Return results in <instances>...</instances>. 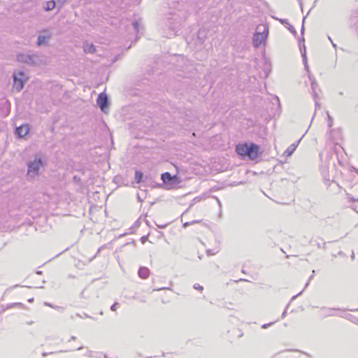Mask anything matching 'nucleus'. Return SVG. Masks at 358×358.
Returning <instances> with one entry per match:
<instances>
[{
  "mask_svg": "<svg viewBox=\"0 0 358 358\" xmlns=\"http://www.w3.org/2000/svg\"><path fill=\"white\" fill-rule=\"evenodd\" d=\"M338 255H343V252L342 251H340V252H338Z\"/></svg>",
  "mask_w": 358,
  "mask_h": 358,
  "instance_id": "nucleus-53",
  "label": "nucleus"
},
{
  "mask_svg": "<svg viewBox=\"0 0 358 358\" xmlns=\"http://www.w3.org/2000/svg\"><path fill=\"white\" fill-rule=\"evenodd\" d=\"M148 240V236H142L141 238V241L143 243H145Z\"/></svg>",
  "mask_w": 358,
  "mask_h": 358,
  "instance_id": "nucleus-35",
  "label": "nucleus"
},
{
  "mask_svg": "<svg viewBox=\"0 0 358 358\" xmlns=\"http://www.w3.org/2000/svg\"><path fill=\"white\" fill-rule=\"evenodd\" d=\"M119 306V303H117V302L114 303L110 306V310H111L112 311H115V310H116V309H117V306Z\"/></svg>",
  "mask_w": 358,
  "mask_h": 358,
  "instance_id": "nucleus-30",
  "label": "nucleus"
},
{
  "mask_svg": "<svg viewBox=\"0 0 358 358\" xmlns=\"http://www.w3.org/2000/svg\"><path fill=\"white\" fill-rule=\"evenodd\" d=\"M315 107H319L320 108V104L317 101H315Z\"/></svg>",
  "mask_w": 358,
  "mask_h": 358,
  "instance_id": "nucleus-48",
  "label": "nucleus"
},
{
  "mask_svg": "<svg viewBox=\"0 0 358 358\" xmlns=\"http://www.w3.org/2000/svg\"><path fill=\"white\" fill-rule=\"evenodd\" d=\"M138 199L140 201H143V199H141V197L139 195H138Z\"/></svg>",
  "mask_w": 358,
  "mask_h": 358,
  "instance_id": "nucleus-51",
  "label": "nucleus"
},
{
  "mask_svg": "<svg viewBox=\"0 0 358 358\" xmlns=\"http://www.w3.org/2000/svg\"><path fill=\"white\" fill-rule=\"evenodd\" d=\"M300 51H301V57H302V59H303V63L304 66H305V69H306V71L308 73H309V68H308V64H307V56H306V49H303V50L302 49H301ZM310 73H308V75Z\"/></svg>",
  "mask_w": 358,
  "mask_h": 358,
  "instance_id": "nucleus-20",
  "label": "nucleus"
},
{
  "mask_svg": "<svg viewBox=\"0 0 358 358\" xmlns=\"http://www.w3.org/2000/svg\"><path fill=\"white\" fill-rule=\"evenodd\" d=\"M171 29H173V31H174V29H176V27H171Z\"/></svg>",
  "mask_w": 358,
  "mask_h": 358,
  "instance_id": "nucleus-56",
  "label": "nucleus"
},
{
  "mask_svg": "<svg viewBox=\"0 0 358 358\" xmlns=\"http://www.w3.org/2000/svg\"><path fill=\"white\" fill-rule=\"evenodd\" d=\"M80 349H82V347H79V348H77L78 350H79Z\"/></svg>",
  "mask_w": 358,
  "mask_h": 358,
  "instance_id": "nucleus-58",
  "label": "nucleus"
},
{
  "mask_svg": "<svg viewBox=\"0 0 358 358\" xmlns=\"http://www.w3.org/2000/svg\"><path fill=\"white\" fill-rule=\"evenodd\" d=\"M277 101H278V103H280V99L278 98H277Z\"/></svg>",
  "mask_w": 358,
  "mask_h": 358,
  "instance_id": "nucleus-59",
  "label": "nucleus"
},
{
  "mask_svg": "<svg viewBox=\"0 0 358 358\" xmlns=\"http://www.w3.org/2000/svg\"><path fill=\"white\" fill-rule=\"evenodd\" d=\"M198 222H199V220H193V221H192V222H187L184 223V224H183V225H182V227H183L184 228H186V227H187L190 226L191 224H194V223H198Z\"/></svg>",
  "mask_w": 358,
  "mask_h": 358,
  "instance_id": "nucleus-27",
  "label": "nucleus"
},
{
  "mask_svg": "<svg viewBox=\"0 0 358 358\" xmlns=\"http://www.w3.org/2000/svg\"><path fill=\"white\" fill-rule=\"evenodd\" d=\"M238 281H248L246 279L241 278Z\"/></svg>",
  "mask_w": 358,
  "mask_h": 358,
  "instance_id": "nucleus-52",
  "label": "nucleus"
},
{
  "mask_svg": "<svg viewBox=\"0 0 358 358\" xmlns=\"http://www.w3.org/2000/svg\"><path fill=\"white\" fill-rule=\"evenodd\" d=\"M235 150L241 159H255L262 154L260 146L253 142L238 143Z\"/></svg>",
  "mask_w": 358,
  "mask_h": 358,
  "instance_id": "nucleus-1",
  "label": "nucleus"
},
{
  "mask_svg": "<svg viewBox=\"0 0 358 358\" xmlns=\"http://www.w3.org/2000/svg\"><path fill=\"white\" fill-rule=\"evenodd\" d=\"M315 270H313V271H312V274H311V275L309 277V281H310L311 279H313V278L314 275H315Z\"/></svg>",
  "mask_w": 358,
  "mask_h": 358,
  "instance_id": "nucleus-41",
  "label": "nucleus"
},
{
  "mask_svg": "<svg viewBox=\"0 0 358 358\" xmlns=\"http://www.w3.org/2000/svg\"><path fill=\"white\" fill-rule=\"evenodd\" d=\"M341 310V309L339 308H326V307H322L320 308V311H325L326 313L323 314L322 315V317H331L335 315L334 313H332L333 310Z\"/></svg>",
  "mask_w": 358,
  "mask_h": 358,
  "instance_id": "nucleus-14",
  "label": "nucleus"
},
{
  "mask_svg": "<svg viewBox=\"0 0 358 358\" xmlns=\"http://www.w3.org/2000/svg\"><path fill=\"white\" fill-rule=\"evenodd\" d=\"M40 34L37 37L36 45L41 47L42 45H46L48 44L49 41L52 38V34L48 29H43L40 31Z\"/></svg>",
  "mask_w": 358,
  "mask_h": 358,
  "instance_id": "nucleus-6",
  "label": "nucleus"
},
{
  "mask_svg": "<svg viewBox=\"0 0 358 358\" xmlns=\"http://www.w3.org/2000/svg\"><path fill=\"white\" fill-rule=\"evenodd\" d=\"M159 229H164L166 227V224L157 225Z\"/></svg>",
  "mask_w": 358,
  "mask_h": 358,
  "instance_id": "nucleus-44",
  "label": "nucleus"
},
{
  "mask_svg": "<svg viewBox=\"0 0 358 358\" xmlns=\"http://www.w3.org/2000/svg\"><path fill=\"white\" fill-rule=\"evenodd\" d=\"M329 39L331 41V44H332V45H333V47H334V48H336V45L335 43H333V41H332V40H331V37H330V36H329Z\"/></svg>",
  "mask_w": 358,
  "mask_h": 358,
  "instance_id": "nucleus-43",
  "label": "nucleus"
},
{
  "mask_svg": "<svg viewBox=\"0 0 358 358\" xmlns=\"http://www.w3.org/2000/svg\"><path fill=\"white\" fill-rule=\"evenodd\" d=\"M134 178L136 183H141L144 182V175L143 172L139 170H136Z\"/></svg>",
  "mask_w": 358,
  "mask_h": 358,
  "instance_id": "nucleus-18",
  "label": "nucleus"
},
{
  "mask_svg": "<svg viewBox=\"0 0 358 358\" xmlns=\"http://www.w3.org/2000/svg\"><path fill=\"white\" fill-rule=\"evenodd\" d=\"M206 31L203 29H199L197 31V36H196V41L197 44L202 45L205 41V39L206 38Z\"/></svg>",
  "mask_w": 358,
  "mask_h": 358,
  "instance_id": "nucleus-11",
  "label": "nucleus"
},
{
  "mask_svg": "<svg viewBox=\"0 0 358 358\" xmlns=\"http://www.w3.org/2000/svg\"><path fill=\"white\" fill-rule=\"evenodd\" d=\"M272 17L275 20H278L283 25H288L289 23L287 19L278 18L276 17L272 16Z\"/></svg>",
  "mask_w": 358,
  "mask_h": 358,
  "instance_id": "nucleus-25",
  "label": "nucleus"
},
{
  "mask_svg": "<svg viewBox=\"0 0 358 358\" xmlns=\"http://www.w3.org/2000/svg\"><path fill=\"white\" fill-rule=\"evenodd\" d=\"M325 245H326V243H323L322 244H320V243H317V246L318 248H325Z\"/></svg>",
  "mask_w": 358,
  "mask_h": 358,
  "instance_id": "nucleus-36",
  "label": "nucleus"
},
{
  "mask_svg": "<svg viewBox=\"0 0 358 358\" xmlns=\"http://www.w3.org/2000/svg\"><path fill=\"white\" fill-rule=\"evenodd\" d=\"M162 356H163V357H165V356H166V354H165V353H163V354H162Z\"/></svg>",
  "mask_w": 358,
  "mask_h": 358,
  "instance_id": "nucleus-60",
  "label": "nucleus"
},
{
  "mask_svg": "<svg viewBox=\"0 0 358 358\" xmlns=\"http://www.w3.org/2000/svg\"><path fill=\"white\" fill-rule=\"evenodd\" d=\"M348 199H349V200H350V201H357V202H358V199H354L353 197H349Z\"/></svg>",
  "mask_w": 358,
  "mask_h": 358,
  "instance_id": "nucleus-46",
  "label": "nucleus"
},
{
  "mask_svg": "<svg viewBox=\"0 0 358 358\" xmlns=\"http://www.w3.org/2000/svg\"><path fill=\"white\" fill-rule=\"evenodd\" d=\"M150 270L145 266H141L138 271V276L142 279H147L150 275Z\"/></svg>",
  "mask_w": 358,
  "mask_h": 358,
  "instance_id": "nucleus-12",
  "label": "nucleus"
},
{
  "mask_svg": "<svg viewBox=\"0 0 358 358\" xmlns=\"http://www.w3.org/2000/svg\"><path fill=\"white\" fill-rule=\"evenodd\" d=\"M85 356L90 357H100L101 354L98 352L87 351L85 354Z\"/></svg>",
  "mask_w": 358,
  "mask_h": 358,
  "instance_id": "nucleus-22",
  "label": "nucleus"
},
{
  "mask_svg": "<svg viewBox=\"0 0 358 358\" xmlns=\"http://www.w3.org/2000/svg\"><path fill=\"white\" fill-rule=\"evenodd\" d=\"M287 315V308L282 313V318H285Z\"/></svg>",
  "mask_w": 358,
  "mask_h": 358,
  "instance_id": "nucleus-40",
  "label": "nucleus"
},
{
  "mask_svg": "<svg viewBox=\"0 0 358 358\" xmlns=\"http://www.w3.org/2000/svg\"><path fill=\"white\" fill-rule=\"evenodd\" d=\"M301 293H302V292H299V294H296V295L293 296L291 298L289 303H291L292 301H293L294 300H295L298 296H299L300 294H301Z\"/></svg>",
  "mask_w": 358,
  "mask_h": 358,
  "instance_id": "nucleus-34",
  "label": "nucleus"
},
{
  "mask_svg": "<svg viewBox=\"0 0 358 358\" xmlns=\"http://www.w3.org/2000/svg\"><path fill=\"white\" fill-rule=\"evenodd\" d=\"M50 354H52V352H49V353H48V352H43V353L42 354V355H43V357H46V356H48V355H50Z\"/></svg>",
  "mask_w": 358,
  "mask_h": 358,
  "instance_id": "nucleus-45",
  "label": "nucleus"
},
{
  "mask_svg": "<svg viewBox=\"0 0 358 358\" xmlns=\"http://www.w3.org/2000/svg\"><path fill=\"white\" fill-rule=\"evenodd\" d=\"M28 301L30 302V303L33 302L34 301V298L29 299Z\"/></svg>",
  "mask_w": 358,
  "mask_h": 358,
  "instance_id": "nucleus-49",
  "label": "nucleus"
},
{
  "mask_svg": "<svg viewBox=\"0 0 358 358\" xmlns=\"http://www.w3.org/2000/svg\"><path fill=\"white\" fill-rule=\"evenodd\" d=\"M333 118L328 114V127H331L332 126Z\"/></svg>",
  "mask_w": 358,
  "mask_h": 358,
  "instance_id": "nucleus-31",
  "label": "nucleus"
},
{
  "mask_svg": "<svg viewBox=\"0 0 358 358\" xmlns=\"http://www.w3.org/2000/svg\"><path fill=\"white\" fill-rule=\"evenodd\" d=\"M302 353H303L305 355H306V356H307V357H311V356H310L308 353H307V352H303Z\"/></svg>",
  "mask_w": 358,
  "mask_h": 358,
  "instance_id": "nucleus-47",
  "label": "nucleus"
},
{
  "mask_svg": "<svg viewBox=\"0 0 358 358\" xmlns=\"http://www.w3.org/2000/svg\"><path fill=\"white\" fill-rule=\"evenodd\" d=\"M217 252V251H214V250H210V249L206 250V253H207L208 255H214Z\"/></svg>",
  "mask_w": 358,
  "mask_h": 358,
  "instance_id": "nucleus-32",
  "label": "nucleus"
},
{
  "mask_svg": "<svg viewBox=\"0 0 358 358\" xmlns=\"http://www.w3.org/2000/svg\"><path fill=\"white\" fill-rule=\"evenodd\" d=\"M306 17V16H304L303 17V24H302L301 29V36L299 39V50L302 49L301 46H303V49H306L305 38L303 37V34H304V25H303V24H304V21H305Z\"/></svg>",
  "mask_w": 358,
  "mask_h": 358,
  "instance_id": "nucleus-13",
  "label": "nucleus"
},
{
  "mask_svg": "<svg viewBox=\"0 0 358 358\" xmlns=\"http://www.w3.org/2000/svg\"><path fill=\"white\" fill-rule=\"evenodd\" d=\"M213 198H215L216 199V201L217 202V204L219 205L220 208H221L222 207V203H221V201H220V199L217 197H216V196H213Z\"/></svg>",
  "mask_w": 358,
  "mask_h": 358,
  "instance_id": "nucleus-38",
  "label": "nucleus"
},
{
  "mask_svg": "<svg viewBox=\"0 0 358 358\" xmlns=\"http://www.w3.org/2000/svg\"><path fill=\"white\" fill-rule=\"evenodd\" d=\"M165 289L164 287H162V288L157 289L156 290H162V289Z\"/></svg>",
  "mask_w": 358,
  "mask_h": 358,
  "instance_id": "nucleus-54",
  "label": "nucleus"
},
{
  "mask_svg": "<svg viewBox=\"0 0 358 358\" xmlns=\"http://www.w3.org/2000/svg\"><path fill=\"white\" fill-rule=\"evenodd\" d=\"M301 140V138H299L298 141H296V142L293 143L292 144H291L286 150L283 153V156L285 157H290L294 152V151L296 150L297 146L299 145L300 141Z\"/></svg>",
  "mask_w": 358,
  "mask_h": 358,
  "instance_id": "nucleus-9",
  "label": "nucleus"
},
{
  "mask_svg": "<svg viewBox=\"0 0 358 358\" xmlns=\"http://www.w3.org/2000/svg\"><path fill=\"white\" fill-rule=\"evenodd\" d=\"M76 336H71V338H69V341L70 342V341H74V340H76Z\"/></svg>",
  "mask_w": 358,
  "mask_h": 358,
  "instance_id": "nucleus-42",
  "label": "nucleus"
},
{
  "mask_svg": "<svg viewBox=\"0 0 358 358\" xmlns=\"http://www.w3.org/2000/svg\"><path fill=\"white\" fill-rule=\"evenodd\" d=\"M83 49H84V52L85 53L92 54V53H94L96 52V47L92 43H90V44L85 43V44H84Z\"/></svg>",
  "mask_w": 358,
  "mask_h": 358,
  "instance_id": "nucleus-16",
  "label": "nucleus"
},
{
  "mask_svg": "<svg viewBox=\"0 0 358 358\" xmlns=\"http://www.w3.org/2000/svg\"><path fill=\"white\" fill-rule=\"evenodd\" d=\"M352 22L355 24L358 31V9L353 13L352 16Z\"/></svg>",
  "mask_w": 358,
  "mask_h": 358,
  "instance_id": "nucleus-21",
  "label": "nucleus"
},
{
  "mask_svg": "<svg viewBox=\"0 0 358 358\" xmlns=\"http://www.w3.org/2000/svg\"><path fill=\"white\" fill-rule=\"evenodd\" d=\"M96 104L102 111H105L106 109L109 107V100L107 94L105 92L99 94L96 99Z\"/></svg>",
  "mask_w": 358,
  "mask_h": 358,
  "instance_id": "nucleus-7",
  "label": "nucleus"
},
{
  "mask_svg": "<svg viewBox=\"0 0 358 358\" xmlns=\"http://www.w3.org/2000/svg\"><path fill=\"white\" fill-rule=\"evenodd\" d=\"M324 182H325V185L328 187L329 185H330V180L328 178L327 179L325 177H324Z\"/></svg>",
  "mask_w": 358,
  "mask_h": 358,
  "instance_id": "nucleus-37",
  "label": "nucleus"
},
{
  "mask_svg": "<svg viewBox=\"0 0 358 358\" xmlns=\"http://www.w3.org/2000/svg\"><path fill=\"white\" fill-rule=\"evenodd\" d=\"M194 289H196V290H199V291H203V287L200 285L198 283H195L193 286Z\"/></svg>",
  "mask_w": 358,
  "mask_h": 358,
  "instance_id": "nucleus-29",
  "label": "nucleus"
},
{
  "mask_svg": "<svg viewBox=\"0 0 358 358\" xmlns=\"http://www.w3.org/2000/svg\"><path fill=\"white\" fill-rule=\"evenodd\" d=\"M176 176H172L169 172H164L161 174V180L166 185H171L174 182Z\"/></svg>",
  "mask_w": 358,
  "mask_h": 358,
  "instance_id": "nucleus-10",
  "label": "nucleus"
},
{
  "mask_svg": "<svg viewBox=\"0 0 358 358\" xmlns=\"http://www.w3.org/2000/svg\"><path fill=\"white\" fill-rule=\"evenodd\" d=\"M13 307H18V308H24V304L22 303H12L7 305L6 308L8 309L11 308Z\"/></svg>",
  "mask_w": 358,
  "mask_h": 358,
  "instance_id": "nucleus-23",
  "label": "nucleus"
},
{
  "mask_svg": "<svg viewBox=\"0 0 358 358\" xmlns=\"http://www.w3.org/2000/svg\"><path fill=\"white\" fill-rule=\"evenodd\" d=\"M309 281L306 284V287L308 285Z\"/></svg>",
  "mask_w": 358,
  "mask_h": 358,
  "instance_id": "nucleus-57",
  "label": "nucleus"
},
{
  "mask_svg": "<svg viewBox=\"0 0 358 358\" xmlns=\"http://www.w3.org/2000/svg\"><path fill=\"white\" fill-rule=\"evenodd\" d=\"M242 273H245V271L243 269H242Z\"/></svg>",
  "mask_w": 358,
  "mask_h": 358,
  "instance_id": "nucleus-62",
  "label": "nucleus"
},
{
  "mask_svg": "<svg viewBox=\"0 0 358 358\" xmlns=\"http://www.w3.org/2000/svg\"><path fill=\"white\" fill-rule=\"evenodd\" d=\"M316 2V1H315V3Z\"/></svg>",
  "mask_w": 358,
  "mask_h": 358,
  "instance_id": "nucleus-63",
  "label": "nucleus"
},
{
  "mask_svg": "<svg viewBox=\"0 0 358 358\" xmlns=\"http://www.w3.org/2000/svg\"><path fill=\"white\" fill-rule=\"evenodd\" d=\"M339 94H340V95H343V93L342 92H340Z\"/></svg>",
  "mask_w": 358,
  "mask_h": 358,
  "instance_id": "nucleus-61",
  "label": "nucleus"
},
{
  "mask_svg": "<svg viewBox=\"0 0 358 358\" xmlns=\"http://www.w3.org/2000/svg\"><path fill=\"white\" fill-rule=\"evenodd\" d=\"M268 34V29L265 27L262 32L255 31L252 36V44L254 47L258 48L265 43Z\"/></svg>",
  "mask_w": 358,
  "mask_h": 358,
  "instance_id": "nucleus-5",
  "label": "nucleus"
},
{
  "mask_svg": "<svg viewBox=\"0 0 358 358\" xmlns=\"http://www.w3.org/2000/svg\"><path fill=\"white\" fill-rule=\"evenodd\" d=\"M338 316L343 317L351 322L358 325V317L352 314H346L345 315H338Z\"/></svg>",
  "mask_w": 358,
  "mask_h": 358,
  "instance_id": "nucleus-19",
  "label": "nucleus"
},
{
  "mask_svg": "<svg viewBox=\"0 0 358 358\" xmlns=\"http://www.w3.org/2000/svg\"><path fill=\"white\" fill-rule=\"evenodd\" d=\"M308 78L311 83V90L313 91V95L315 99L317 97V93L316 92V87L317 86V84L316 83L315 79L313 78L310 74L308 75Z\"/></svg>",
  "mask_w": 358,
  "mask_h": 358,
  "instance_id": "nucleus-15",
  "label": "nucleus"
},
{
  "mask_svg": "<svg viewBox=\"0 0 358 358\" xmlns=\"http://www.w3.org/2000/svg\"><path fill=\"white\" fill-rule=\"evenodd\" d=\"M39 57L37 55H30L26 53H18L17 55V61L29 66H35L38 64Z\"/></svg>",
  "mask_w": 358,
  "mask_h": 358,
  "instance_id": "nucleus-3",
  "label": "nucleus"
},
{
  "mask_svg": "<svg viewBox=\"0 0 358 358\" xmlns=\"http://www.w3.org/2000/svg\"><path fill=\"white\" fill-rule=\"evenodd\" d=\"M36 274L41 275V274H42V271H36Z\"/></svg>",
  "mask_w": 358,
  "mask_h": 358,
  "instance_id": "nucleus-50",
  "label": "nucleus"
},
{
  "mask_svg": "<svg viewBox=\"0 0 358 358\" xmlns=\"http://www.w3.org/2000/svg\"><path fill=\"white\" fill-rule=\"evenodd\" d=\"M274 324V322H270V323H268V324H264L262 327L263 329H267L268 327L273 325Z\"/></svg>",
  "mask_w": 358,
  "mask_h": 358,
  "instance_id": "nucleus-33",
  "label": "nucleus"
},
{
  "mask_svg": "<svg viewBox=\"0 0 358 358\" xmlns=\"http://www.w3.org/2000/svg\"><path fill=\"white\" fill-rule=\"evenodd\" d=\"M44 166L43 160L41 157H35L34 159L27 163V174L33 177L39 174V169Z\"/></svg>",
  "mask_w": 358,
  "mask_h": 358,
  "instance_id": "nucleus-2",
  "label": "nucleus"
},
{
  "mask_svg": "<svg viewBox=\"0 0 358 358\" xmlns=\"http://www.w3.org/2000/svg\"><path fill=\"white\" fill-rule=\"evenodd\" d=\"M132 27H134L136 32H138L139 31V23L135 19L131 22Z\"/></svg>",
  "mask_w": 358,
  "mask_h": 358,
  "instance_id": "nucleus-24",
  "label": "nucleus"
},
{
  "mask_svg": "<svg viewBox=\"0 0 358 358\" xmlns=\"http://www.w3.org/2000/svg\"><path fill=\"white\" fill-rule=\"evenodd\" d=\"M29 132V127L28 124H22L19 127H17L15 129V134L18 138H24L27 136Z\"/></svg>",
  "mask_w": 358,
  "mask_h": 358,
  "instance_id": "nucleus-8",
  "label": "nucleus"
},
{
  "mask_svg": "<svg viewBox=\"0 0 358 358\" xmlns=\"http://www.w3.org/2000/svg\"><path fill=\"white\" fill-rule=\"evenodd\" d=\"M287 28L289 29V31L294 36H296V35L297 34V32L295 29V28L291 25L290 24H289L287 27Z\"/></svg>",
  "mask_w": 358,
  "mask_h": 358,
  "instance_id": "nucleus-26",
  "label": "nucleus"
},
{
  "mask_svg": "<svg viewBox=\"0 0 358 358\" xmlns=\"http://www.w3.org/2000/svg\"><path fill=\"white\" fill-rule=\"evenodd\" d=\"M45 305L47 306L51 307V308H52L54 309H57V310L63 309L62 307L52 305L51 303H50L48 302H45Z\"/></svg>",
  "mask_w": 358,
  "mask_h": 358,
  "instance_id": "nucleus-28",
  "label": "nucleus"
},
{
  "mask_svg": "<svg viewBox=\"0 0 358 358\" xmlns=\"http://www.w3.org/2000/svg\"><path fill=\"white\" fill-rule=\"evenodd\" d=\"M355 173H356L357 174H358V169H355Z\"/></svg>",
  "mask_w": 358,
  "mask_h": 358,
  "instance_id": "nucleus-55",
  "label": "nucleus"
},
{
  "mask_svg": "<svg viewBox=\"0 0 358 358\" xmlns=\"http://www.w3.org/2000/svg\"><path fill=\"white\" fill-rule=\"evenodd\" d=\"M56 7V1L53 0L48 1L45 3L43 8L45 11H50Z\"/></svg>",
  "mask_w": 358,
  "mask_h": 358,
  "instance_id": "nucleus-17",
  "label": "nucleus"
},
{
  "mask_svg": "<svg viewBox=\"0 0 358 358\" xmlns=\"http://www.w3.org/2000/svg\"><path fill=\"white\" fill-rule=\"evenodd\" d=\"M13 88L20 92L24 87L25 83L27 80V78L25 73L22 71H20L17 74L14 73L13 75Z\"/></svg>",
  "mask_w": 358,
  "mask_h": 358,
  "instance_id": "nucleus-4",
  "label": "nucleus"
},
{
  "mask_svg": "<svg viewBox=\"0 0 358 358\" xmlns=\"http://www.w3.org/2000/svg\"><path fill=\"white\" fill-rule=\"evenodd\" d=\"M73 180L76 181V182H78L80 180V178H78V176H73Z\"/></svg>",
  "mask_w": 358,
  "mask_h": 358,
  "instance_id": "nucleus-39",
  "label": "nucleus"
}]
</instances>
